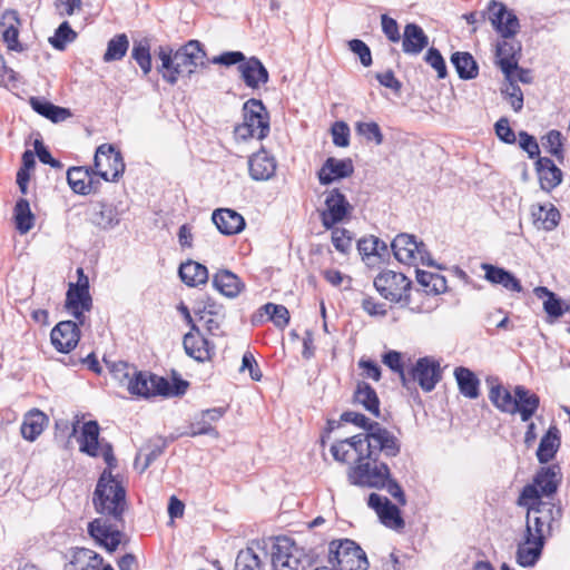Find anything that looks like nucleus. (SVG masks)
Returning <instances> with one entry per match:
<instances>
[{"mask_svg": "<svg viewBox=\"0 0 570 570\" xmlns=\"http://www.w3.org/2000/svg\"><path fill=\"white\" fill-rule=\"evenodd\" d=\"M531 217L533 224L538 228H542L544 230H552L559 224L560 214L559 210L551 204L533 205L531 207Z\"/></svg>", "mask_w": 570, "mask_h": 570, "instance_id": "ea45409f", "label": "nucleus"}, {"mask_svg": "<svg viewBox=\"0 0 570 570\" xmlns=\"http://www.w3.org/2000/svg\"><path fill=\"white\" fill-rule=\"evenodd\" d=\"M212 219L217 229L224 235H235L245 228L244 217L230 208L215 209Z\"/></svg>", "mask_w": 570, "mask_h": 570, "instance_id": "cd10ccee", "label": "nucleus"}, {"mask_svg": "<svg viewBox=\"0 0 570 570\" xmlns=\"http://www.w3.org/2000/svg\"><path fill=\"white\" fill-rule=\"evenodd\" d=\"M488 20L500 38L515 37L520 31V21L512 10L502 2L491 0L487 6Z\"/></svg>", "mask_w": 570, "mask_h": 570, "instance_id": "ddd939ff", "label": "nucleus"}, {"mask_svg": "<svg viewBox=\"0 0 570 570\" xmlns=\"http://www.w3.org/2000/svg\"><path fill=\"white\" fill-rule=\"evenodd\" d=\"M502 94L509 99L512 109L519 112L523 107V94L520 87L514 82H508L502 89Z\"/></svg>", "mask_w": 570, "mask_h": 570, "instance_id": "69168bd1", "label": "nucleus"}, {"mask_svg": "<svg viewBox=\"0 0 570 570\" xmlns=\"http://www.w3.org/2000/svg\"><path fill=\"white\" fill-rule=\"evenodd\" d=\"M92 306V299L89 291L69 286L66 295V308L80 325L85 323V313Z\"/></svg>", "mask_w": 570, "mask_h": 570, "instance_id": "393cba45", "label": "nucleus"}, {"mask_svg": "<svg viewBox=\"0 0 570 570\" xmlns=\"http://www.w3.org/2000/svg\"><path fill=\"white\" fill-rule=\"evenodd\" d=\"M451 62L462 79H473L478 76V66L469 52H455L451 57Z\"/></svg>", "mask_w": 570, "mask_h": 570, "instance_id": "09e8293b", "label": "nucleus"}, {"mask_svg": "<svg viewBox=\"0 0 570 570\" xmlns=\"http://www.w3.org/2000/svg\"><path fill=\"white\" fill-rule=\"evenodd\" d=\"M324 195L325 208L321 212V220L326 229H332L336 224L343 223L351 215L353 206L337 188L327 190Z\"/></svg>", "mask_w": 570, "mask_h": 570, "instance_id": "4468645a", "label": "nucleus"}, {"mask_svg": "<svg viewBox=\"0 0 570 570\" xmlns=\"http://www.w3.org/2000/svg\"><path fill=\"white\" fill-rule=\"evenodd\" d=\"M543 147L559 159L563 158L562 135L558 130H550L542 141Z\"/></svg>", "mask_w": 570, "mask_h": 570, "instance_id": "0e129e2a", "label": "nucleus"}, {"mask_svg": "<svg viewBox=\"0 0 570 570\" xmlns=\"http://www.w3.org/2000/svg\"><path fill=\"white\" fill-rule=\"evenodd\" d=\"M92 501L98 513L121 520L126 507V491L110 472L105 471L98 480Z\"/></svg>", "mask_w": 570, "mask_h": 570, "instance_id": "f03ea898", "label": "nucleus"}, {"mask_svg": "<svg viewBox=\"0 0 570 570\" xmlns=\"http://www.w3.org/2000/svg\"><path fill=\"white\" fill-rule=\"evenodd\" d=\"M328 561L334 570H367L368 567L365 552L348 539L330 544Z\"/></svg>", "mask_w": 570, "mask_h": 570, "instance_id": "0eeeda50", "label": "nucleus"}, {"mask_svg": "<svg viewBox=\"0 0 570 570\" xmlns=\"http://www.w3.org/2000/svg\"><path fill=\"white\" fill-rule=\"evenodd\" d=\"M102 564V558L90 549H78L75 551L71 566L75 570H98Z\"/></svg>", "mask_w": 570, "mask_h": 570, "instance_id": "8fccbe9b", "label": "nucleus"}, {"mask_svg": "<svg viewBox=\"0 0 570 570\" xmlns=\"http://www.w3.org/2000/svg\"><path fill=\"white\" fill-rule=\"evenodd\" d=\"M89 534L108 551H115L121 542L122 533L104 519H95L88 524Z\"/></svg>", "mask_w": 570, "mask_h": 570, "instance_id": "5701e85b", "label": "nucleus"}, {"mask_svg": "<svg viewBox=\"0 0 570 570\" xmlns=\"http://www.w3.org/2000/svg\"><path fill=\"white\" fill-rule=\"evenodd\" d=\"M383 363L389 366L393 372L397 373L402 385L410 389L411 379L407 376V372L404 371L402 365V355L396 351H389L383 355Z\"/></svg>", "mask_w": 570, "mask_h": 570, "instance_id": "6e6d98bb", "label": "nucleus"}, {"mask_svg": "<svg viewBox=\"0 0 570 570\" xmlns=\"http://www.w3.org/2000/svg\"><path fill=\"white\" fill-rule=\"evenodd\" d=\"M276 160L265 149L253 154L248 159L249 176L257 181L271 179L276 171Z\"/></svg>", "mask_w": 570, "mask_h": 570, "instance_id": "a878e982", "label": "nucleus"}, {"mask_svg": "<svg viewBox=\"0 0 570 570\" xmlns=\"http://www.w3.org/2000/svg\"><path fill=\"white\" fill-rule=\"evenodd\" d=\"M3 22L1 26L3 27L2 30V38L3 41L7 43L8 49L10 50H20V43L18 41L19 30L18 27L20 24L18 12L14 10H8L3 13Z\"/></svg>", "mask_w": 570, "mask_h": 570, "instance_id": "a18cd8bd", "label": "nucleus"}, {"mask_svg": "<svg viewBox=\"0 0 570 570\" xmlns=\"http://www.w3.org/2000/svg\"><path fill=\"white\" fill-rule=\"evenodd\" d=\"M273 570H305L302 550L288 538H277L272 548Z\"/></svg>", "mask_w": 570, "mask_h": 570, "instance_id": "f8f14e48", "label": "nucleus"}, {"mask_svg": "<svg viewBox=\"0 0 570 570\" xmlns=\"http://www.w3.org/2000/svg\"><path fill=\"white\" fill-rule=\"evenodd\" d=\"M158 56L161 60L159 71L163 78L171 85L177 82L179 76L195 72L198 66L205 65L206 59V52L198 40L188 41L174 55H171V50L167 51L160 47Z\"/></svg>", "mask_w": 570, "mask_h": 570, "instance_id": "f257e3e1", "label": "nucleus"}, {"mask_svg": "<svg viewBox=\"0 0 570 570\" xmlns=\"http://www.w3.org/2000/svg\"><path fill=\"white\" fill-rule=\"evenodd\" d=\"M90 222L102 230H110L120 223V213L118 209L106 203H97L90 210Z\"/></svg>", "mask_w": 570, "mask_h": 570, "instance_id": "c756f323", "label": "nucleus"}, {"mask_svg": "<svg viewBox=\"0 0 570 570\" xmlns=\"http://www.w3.org/2000/svg\"><path fill=\"white\" fill-rule=\"evenodd\" d=\"M426 63H429L436 72L440 79L446 77V65L441 52L435 48H430L424 57Z\"/></svg>", "mask_w": 570, "mask_h": 570, "instance_id": "338daca9", "label": "nucleus"}, {"mask_svg": "<svg viewBox=\"0 0 570 570\" xmlns=\"http://www.w3.org/2000/svg\"><path fill=\"white\" fill-rule=\"evenodd\" d=\"M394 257L402 264L433 266L434 263L423 242H417L413 235L399 234L391 244Z\"/></svg>", "mask_w": 570, "mask_h": 570, "instance_id": "1a4fd4ad", "label": "nucleus"}, {"mask_svg": "<svg viewBox=\"0 0 570 570\" xmlns=\"http://www.w3.org/2000/svg\"><path fill=\"white\" fill-rule=\"evenodd\" d=\"M533 292L538 298H544L543 308L549 316L557 318L563 314L561 299L554 293L543 286L535 287Z\"/></svg>", "mask_w": 570, "mask_h": 570, "instance_id": "864d4df0", "label": "nucleus"}, {"mask_svg": "<svg viewBox=\"0 0 570 570\" xmlns=\"http://www.w3.org/2000/svg\"><path fill=\"white\" fill-rule=\"evenodd\" d=\"M32 109L39 115L48 118L52 122H61L71 116V112L67 108L56 106L47 100L32 97L30 99Z\"/></svg>", "mask_w": 570, "mask_h": 570, "instance_id": "c03bdc74", "label": "nucleus"}, {"mask_svg": "<svg viewBox=\"0 0 570 570\" xmlns=\"http://www.w3.org/2000/svg\"><path fill=\"white\" fill-rule=\"evenodd\" d=\"M47 423L48 417L40 410L29 411L24 415L20 428L22 438L30 442L35 441L42 433Z\"/></svg>", "mask_w": 570, "mask_h": 570, "instance_id": "e433bc0d", "label": "nucleus"}, {"mask_svg": "<svg viewBox=\"0 0 570 570\" xmlns=\"http://www.w3.org/2000/svg\"><path fill=\"white\" fill-rule=\"evenodd\" d=\"M235 570H262L261 560L252 549L242 550L237 554Z\"/></svg>", "mask_w": 570, "mask_h": 570, "instance_id": "052dcab7", "label": "nucleus"}, {"mask_svg": "<svg viewBox=\"0 0 570 570\" xmlns=\"http://www.w3.org/2000/svg\"><path fill=\"white\" fill-rule=\"evenodd\" d=\"M354 173L353 161L350 158L337 159L328 157L317 173L322 185H330L336 180L350 177Z\"/></svg>", "mask_w": 570, "mask_h": 570, "instance_id": "b1692460", "label": "nucleus"}, {"mask_svg": "<svg viewBox=\"0 0 570 570\" xmlns=\"http://www.w3.org/2000/svg\"><path fill=\"white\" fill-rule=\"evenodd\" d=\"M126 389L131 395L146 399L169 394V383L166 379L141 371L135 372Z\"/></svg>", "mask_w": 570, "mask_h": 570, "instance_id": "2eb2a0df", "label": "nucleus"}, {"mask_svg": "<svg viewBox=\"0 0 570 570\" xmlns=\"http://www.w3.org/2000/svg\"><path fill=\"white\" fill-rule=\"evenodd\" d=\"M562 480L561 469L557 464L542 466L533 476V481L527 484L520 495V503L542 501V497L553 495Z\"/></svg>", "mask_w": 570, "mask_h": 570, "instance_id": "20e7f679", "label": "nucleus"}, {"mask_svg": "<svg viewBox=\"0 0 570 570\" xmlns=\"http://www.w3.org/2000/svg\"><path fill=\"white\" fill-rule=\"evenodd\" d=\"M225 412L226 410L224 407H213L200 411L189 423V431L186 434L193 438L210 435L218 439L219 432L214 426V423L218 422L225 415Z\"/></svg>", "mask_w": 570, "mask_h": 570, "instance_id": "412c9836", "label": "nucleus"}, {"mask_svg": "<svg viewBox=\"0 0 570 570\" xmlns=\"http://www.w3.org/2000/svg\"><path fill=\"white\" fill-rule=\"evenodd\" d=\"M14 222L20 234L28 233L35 225V215L24 198H20L14 206Z\"/></svg>", "mask_w": 570, "mask_h": 570, "instance_id": "3c124183", "label": "nucleus"}, {"mask_svg": "<svg viewBox=\"0 0 570 570\" xmlns=\"http://www.w3.org/2000/svg\"><path fill=\"white\" fill-rule=\"evenodd\" d=\"M99 425L96 421L86 422L82 425L81 434L79 436L80 451L90 456L99 455Z\"/></svg>", "mask_w": 570, "mask_h": 570, "instance_id": "a19ab883", "label": "nucleus"}, {"mask_svg": "<svg viewBox=\"0 0 570 570\" xmlns=\"http://www.w3.org/2000/svg\"><path fill=\"white\" fill-rule=\"evenodd\" d=\"M546 539L524 529L517 542L515 561L523 568L533 567L542 556Z\"/></svg>", "mask_w": 570, "mask_h": 570, "instance_id": "dca6fc26", "label": "nucleus"}, {"mask_svg": "<svg viewBox=\"0 0 570 570\" xmlns=\"http://www.w3.org/2000/svg\"><path fill=\"white\" fill-rule=\"evenodd\" d=\"M525 529L548 540L552 535L553 523L561 518V509L544 501L529 502Z\"/></svg>", "mask_w": 570, "mask_h": 570, "instance_id": "6e6552de", "label": "nucleus"}, {"mask_svg": "<svg viewBox=\"0 0 570 570\" xmlns=\"http://www.w3.org/2000/svg\"><path fill=\"white\" fill-rule=\"evenodd\" d=\"M240 78L248 88L257 89L269 80V73L262 61L250 57L238 66Z\"/></svg>", "mask_w": 570, "mask_h": 570, "instance_id": "bb28decb", "label": "nucleus"}, {"mask_svg": "<svg viewBox=\"0 0 570 570\" xmlns=\"http://www.w3.org/2000/svg\"><path fill=\"white\" fill-rule=\"evenodd\" d=\"M137 368L132 365H129L126 362H116L110 365V373L112 377L122 386H128L129 381Z\"/></svg>", "mask_w": 570, "mask_h": 570, "instance_id": "680f3d73", "label": "nucleus"}, {"mask_svg": "<svg viewBox=\"0 0 570 570\" xmlns=\"http://www.w3.org/2000/svg\"><path fill=\"white\" fill-rule=\"evenodd\" d=\"M454 376L460 392L469 399L479 396L480 381L475 374L466 367L460 366L454 370Z\"/></svg>", "mask_w": 570, "mask_h": 570, "instance_id": "49530a36", "label": "nucleus"}, {"mask_svg": "<svg viewBox=\"0 0 570 570\" xmlns=\"http://www.w3.org/2000/svg\"><path fill=\"white\" fill-rule=\"evenodd\" d=\"M367 504L373 509L380 521L392 530H402L405 525L403 518L401 517L400 509L393 504L387 498L377 493H371L367 499Z\"/></svg>", "mask_w": 570, "mask_h": 570, "instance_id": "6ab92c4d", "label": "nucleus"}, {"mask_svg": "<svg viewBox=\"0 0 570 570\" xmlns=\"http://www.w3.org/2000/svg\"><path fill=\"white\" fill-rule=\"evenodd\" d=\"M407 376L411 384L417 382L424 392H431L441 380L440 364L431 357L419 358Z\"/></svg>", "mask_w": 570, "mask_h": 570, "instance_id": "a211bd4d", "label": "nucleus"}, {"mask_svg": "<svg viewBox=\"0 0 570 570\" xmlns=\"http://www.w3.org/2000/svg\"><path fill=\"white\" fill-rule=\"evenodd\" d=\"M521 42L515 37L500 38L495 46L497 65L500 67L504 77H511L513 69L519 63L521 53Z\"/></svg>", "mask_w": 570, "mask_h": 570, "instance_id": "aec40b11", "label": "nucleus"}, {"mask_svg": "<svg viewBox=\"0 0 570 570\" xmlns=\"http://www.w3.org/2000/svg\"><path fill=\"white\" fill-rule=\"evenodd\" d=\"M332 243L334 247L341 253H347L352 247V236L344 228H333Z\"/></svg>", "mask_w": 570, "mask_h": 570, "instance_id": "774afa93", "label": "nucleus"}, {"mask_svg": "<svg viewBox=\"0 0 570 570\" xmlns=\"http://www.w3.org/2000/svg\"><path fill=\"white\" fill-rule=\"evenodd\" d=\"M78 321H61L51 331V343L58 352L69 353L80 338Z\"/></svg>", "mask_w": 570, "mask_h": 570, "instance_id": "4be33fe9", "label": "nucleus"}, {"mask_svg": "<svg viewBox=\"0 0 570 570\" xmlns=\"http://www.w3.org/2000/svg\"><path fill=\"white\" fill-rule=\"evenodd\" d=\"M515 413H519L523 422H528L537 412L540 399L522 385L514 387Z\"/></svg>", "mask_w": 570, "mask_h": 570, "instance_id": "473e14b6", "label": "nucleus"}, {"mask_svg": "<svg viewBox=\"0 0 570 570\" xmlns=\"http://www.w3.org/2000/svg\"><path fill=\"white\" fill-rule=\"evenodd\" d=\"M354 402L374 416H380V400L375 390L366 382H358L354 391Z\"/></svg>", "mask_w": 570, "mask_h": 570, "instance_id": "79ce46f5", "label": "nucleus"}, {"mask_svg": "<svg viewBox=\"0 0 570 570\" xmlns=\"http://www.w3.org/2000/svg\"><path fill=\"white\" fill-rule=\"evenodd\" d=\"M128 48L129 41L125 33L115 36L107 43V50L104 55V61L111 62L122 59Z\"/></svg>", "mask_w": 570, "mask_h": 570, "instance_id": "5fc2aeb1", "label": "nucleus"}, {"mask_svg": "<svg viewBox=\"0 0 570 570\" xmlns=\"http://www.w3.org/2000/svg\"><path fill=\"white\" fill-rule=\"evenodd\" d=\"M264 315L279 328H284L289 322V312L284 305L267 303L259 308L257 317L262 318Z\"/></svg>", "mask_w": 570, "mask_h": 570, "instance_id": "603ef678", "label": "nucleus"}, {"mask_svg": "<svg viewBox=\"0 0 570 570\" xmlns=\"http://www.w3.org/2000/svg\"><path fill=\"white\" fill-rule=\"evenodd\" d=\"M213 286L220 294L229 298L237 297L245 288V284L240 278L228 269H219L214 274Z\"/></svg>", "mask_w": 570, "mask_h": 570, "instance_id": "7c9ffc66", "label": "nucleus"}, {"mask_svg": "<svg viewBox=\"0 0 570 570\" xmlns=\"http://www.w3.org/2000/svg\"><path fill=\"white\" fill-rule=\"evenodd\" d=\"M132 58L141 68L145 75L149 73L151 70V57L149 45L147 41H140L135 43L131 52Z\"/></svg>", "mask_w": 570, "mask_h": 570, "instance_id": "bf43d9fd", "label": "nucleus"}, {"mask_svg": "<svg viewBox=\"0 0 570 570\" xmlns=\"http://www.w3.org/2000/svg\"><path fill=\"white\" fill-rule=\"evenodd\" d=\"M67 180L70 188L80 195H88L92 191V177L89 168L72 167L67 173Z\"/></svg>", "mask_w": 570, "mask_h": 570, "instance_id": "37998d69", "label": "nucleus"}, {"mask_svg": "<svg viewBox=\"0 0 570 570\" xmlns=\"http://www.w3.org/2000/svg\"><path fill=\"white\" fill-rule=\"evenodd\" d=\"M561 445L560 431L556 425H551L546 434L541 438L538 450L537 459L541 464L551 462Z\"/></svg>", "mask_w": 570, "mask_h": 570, "instance_id": "2f4dec72", "label": "nucleus"}, {"mask_svg": "<svg viewBox=\"0 0 570 570\" xmlns=\"http://www.w3.org/2000/svg\"><path fill=\"white\" fill-rule=\"evenodd\" d=\"M365 440L363 434H356L354 436L340 440L331 445L330 452L337 462L347 464H357L362 460H366L364 451Z\"/></svg>", "mask_w": 570, "mask_h": 570, "instance_id": "f3484780", "label": "nucleus"}, {"mask_svg": "<svg viewBox=\"0 0 570 570\" xmlns=\"http://www.w3.org/2000/svg\"><path fill=\"white\" fill-rule=\"evenodd\" d=\"M184 348L190 357L204 362L210 357L209 342L197 331H190L184 336Z\"/></svg>", "mask_w": 570, "mask_h": 570, "instance_id": "58836bf2", "label": "nucleus"}, {"mask_svg": "<svg viewBox=\"0 0 570 570\" xmlns=\"http://www.w3.org/2000/svg\"><path fill=\"white\" fill-rule=\"evenodd\" d=\"M535 165L543 190L550 191L561 183L562 173L550 158L540 157Z\"/></svg>", "mask_w": 570, "mask_h": 570, "instance_id": "f704fd0d", "label": "nucleus"}, {"mask_svg": "<svg viewBox=\"0 0 570 570\" xmlns=\"http://www.w3.org/2000/svg\"><path fill=\"white\" fill-rule=\"evenodd\" d=\"M166 446L167 442L164 439L158 438L151 441L148 445L139 450L135 458L134 468L139 473L145 472L148 466L164 453Z\"/></svg>", "mask_w": 570, "mask_h": 570, "instance_id": "c9c22d12", "label": "nucleus"}, {"mask_svg": "<svg viewBox=\"0 0 570 570\" xmlns=\"http://www.w3.org/2000/svg\"><path fill=\"white\" fill-rule=\"evenodd\" d=\"M180 279L189 287H196L206 284L208 281V269L205 265L195 261L181 263L178 269Z\"/></svg>", "mask_w": 570, "mask_h": 570, "instance_id": "4c0bfd02", "label": "nucleus"}, {"mask_svg": "<svg viewBox=\"0 0 570 570\" xmlns=\"http://www.w3.org/2000/svg\"><path fill=\"white\" fill-rule=\"evenodd\" d=\"M363 440H365V458L373 459V462L379 461L381 454L385 458H394L401 451L399 438L379 422L370 425V431L363 434Z\"/></svg>", "mask_w": 570, "mask_h": 570, "instance_id": "423d86ee", "label": "nucleus"}, {"mask_svg": "<svg viewBox=\"0 0 570 570\" xmlns=\"http://www.w3.org/2000/svg\"><path fill=\"white\" fill-rule=\"evenodd\" d=\"M401 39L402 49L406 55L417 56L429 46V37L419 24L413 22L404 27Z\"/></svg>", "mask_w": 570, "mask_h": 570, "instance_id": "c85d7f7f", "label": "nucleus"}, {"mask_svg": "<svg viewBox=\"0 0 570 570\" xmlns=\"http://www.w3.org/2000/svg\"><path fill=\"white\" fill-rule=\"evenodd\" d=\"M390 468L384 462L366 459L350 465L347 480L352 485L368 489H383L390 476Z\"/></svg>", "mask_w": 570, "mask_h": 570, "instance_id": "39448f33", "label": "nucleus"}, {"mask_svg": "<svg viewBox=\"0 0 570 570\" xmlns=\"http://www.w3.org/2000/svg\"><path fill=\"white\" fill-rule=\"evenodd\" d=\"M77 33L70 28L67 21H63L56 30L55 36L49 38V42L55 49L63 50L67 43L72 42Z\"/></svg>", "mask_w": 570, "mask_h": 570, "instance_id": "4d7b16f0", "label": "nucleus"}, {"mask_svg": "<svg viewBox=\"0 0 570 570\" xmlns=\"http://www.w3.org/2000/svg\"><path fill=\"white\" fill-rule=\"evenodd\" d=\"M95 174L106 181H117L125 171L121 154L111 145H100L95 154Z\"/></svg>", "mask_w": 570, "mask_h": 570, "instance_id": "9b49d317", "label": "nucleus"}, {"mask_svg": "<svg viewBox=\"0 0 570 570\" xmlns=\"http://www.w3.org/2000/svg\"><path fill=\"white\" fill-rule=\"evenodd\" d=\"M377 245H380V238L375 236L364 237L358 240L357 249L362 255L363 261L367 265L375 263V253L377 252Z\"/></svg>", "mask_w": 570, "mask_h": 570, "instance_id": "e2e57ef3", "label": "nucleus"}, {"mask_svg": "<svg viewBox=\"0 0 570 570\" xmlns=\"http://www.w3.org/2000/svg\"><path fill=\"white\" fill-rule=\"evenodd\" d=\"M481 268L485 272L484 278L492 284L501 285L505 289L520 293L522 286L520 281L504 268L483 263Z\"/></svg>", "mask_w": 570, "mask_h": 570, "instance_id": "72a5a7b5", "label": "nucleus"}, {"mask_svg": "<svg viewBox=\"0 0 570 570\" xmlns=\"http://www.w3.org/2000/svg\"><path fill=\"white\" fill-rule=\"evenodd\" d=\"M355 131L367 141L375 142V145L383 142V134L375 121H358L355 124Z\"/></svg>", "mask_w": 570, "mask_h": 570, "instance_id": "13d9d810", "label": "nucleus"}, {"mask_svg": "<svg viewBox=\"0 0 570 570\" xmlns=\"http://www.w3.org/2000/svg\"><path fill=\"white\" fill-rule=\"evenodd\" d=\"M244 122L236 126L235 136L237 139L247 138L263 139L269 132V118L265 106L261 100L249 99L244 104Z\"/></svg>", "mask_w": 570, "mask_h": 570, "instance_id": "7ed1b4c3", "label": "nucleus"}, {"mask_svg": "<svg viewBox=\"0 0 570 570\" xmlns=\"http://www.w3.org/2000/svg\"><path fill=\"white\" fill-rule=\"evenodd\" d=\"M411 281L394 271H384L374 279L377 292L386 299L395 303H410Z\"/></svg>", "mask_w": 570, "mask_h": 570, "instance_id": "9d476101", "label": "nucleus"}, {"mask_svg": "<svg viewBox=\"0 0 570 570\" xmlns=\"http://www.w3.org/2000/svg\"><path fill=\"white\" fill-rule=\"evenodd\" d=\"M489 399L493 405L503 413L515 414L514 393L512 394L504 386L492 385L489 392Z\"/></svg>", "mask_w": 570, "mask_h": 570, "instance_id": "de8ad7c7", "label": "nucleus"}]
</instances>
